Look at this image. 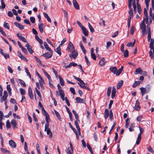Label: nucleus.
Returning a JSON list of instances; mask_svg holds the SVG:
<instances>
[{"label":"nucleus","mask_w":154,"mask_h":154,"mask_svg":"<svg viewBox=\"0 0 154 154\" xmlns=\"http://www.w3.org/2000/svg\"><path fill=\"white\" fill-rule=\"evenodd\" d=\"M73 77L75 79L79 82H78V84L81 88L85 89L87 90H90V89L88 87L84 85L85 84V83L81 79L76 77L74 75H73Z\"/></svg>","instance_id":"nucleus-1"},{"label":"nucleus","mask_w":154,"mask_h":154,"mask_svg":"<svg viewBox=\"0 0 154 154\" xmlns=\"http://www.w3.org/2000/svg\"><path fill=\"white\" fill-rule=\"evenodd\" d=\"M110 71L114 74H116V76H119L120 74L119 75L118 70L116 67H110L109 68Z\"/></svg>","instance_id":"nucleus-2"},{"label":"nucleus","mask_w":154,"mask_h":154,"mask_svg":"<svg viewBox=\"0 0 154 154\" xmlns=\"http://www.w3.org/2000/svg\"><path fill=\"white\" fill-rule=\"evenodd\" d=\"M67 49H68V51L70 52H72V51L75 49V47L71 42H69V43Z\"/></svg>","instance_id":"nucleus-3"},{"label":"nucleus","mask_w":154,"mask_h":154,"mask_svg":"<svg viewBox=\"0 0 154 154\" xmlns=\"http://www.w3.org/2000/svg\"><path fill=\"white\" fill-rule=\"evenodd\" d=\"M72 54H70L69 55L70 57H72L73 59H75L76 58L78 55V53L77 51L75 49L72 51V52H71Z\"/></svg>","instance_id":"nucleus-4"},{"label":"nucleus","mask_w":154,"mask_h":154,"mask_svg":"<svg viewBox=\"0 0 154 154\" xmlns=\"http://www.w3.org/2000/svg\"><path fill=\"white\" fill-rule=\"evenodd\" d=\"M53 55V53H50L48 52H47L43 54L42 55L43 56L45 57L46 59H48L51 58Z\"/></svg>","instance_id":"nucleus-5"},{"label":"nucleus","mask_w":154,"mask_h":154,"mask_svg":"<svg viewBox=\"0 0 154 154\" xmlns=\"http://www.w3.org/2000/svg\"><path fill=\"white\" fill-rule=\"evenodd\" d=\"M69 145L70 148H71V150L69 149V148H68V149H67V150L66 151V152L68 154H72V153L73 152V149L72 144L71 142H70L69 143Z\"/></svg>","instance_id":"nucleus-6"},{"label":"nucleus","mask_w":154,"mask_h":154,"mask_svg":"<svg viewBox=\"0 0 154 154\" xmlns=\"http://www.w3.org/2000/svg\"><path fill=\"white\" fill-rule=\"evenodd\" d=\"M25 47L27 48V50L29 53L32 54L33 53V51L32 49V47L28 43L26 44Z\"/></svg>","instance_id":"nucleus-7"},{"label":"nucleus","mask_w":154,"mask_h":154,"mask_svg":"<svg viewBox=\"0 0 154 154\" xmlns=\"http://www.w3.org/2000/svg\"><path fill=\"white\" fill-rule=\"evenodd\" d=\"M17 37L23 42H26L27 43H28L27 41H26V39L25 38V37L21 36L20 35V34L19 33H18L17 34Z\"/></svg>","instance_id":"nucleus-8"},{"label":"nucleus","mask_w":154,"mask_h":154,"mask_svg":"<svg viewBox=\"0 0 154 154\" xmlns=\"http://www.w3.org/2000/svg\"><path fill=\"white\" fill-rule=\"evenodd\" d=\"M9 144L12 148H15L16 146V143L12 140H11L9 141Z\"/></svg>","instance_id":"nucleus-9"},{"label":"nucleus","mask_w":154,"mask_h":154,"mask_svg":"<svg viewBox=\"0 0 154 154\" xmlns=\"http://www.w3.org/2000/svg\"><path fill=\"white\" fill-rule=\"evenodd\" d=\"M28 94L30 99L31 100L33 99V95L32 93V90L31 88L29 87L28 88Z\"/></svg>","instance_id":"nucleus-10"},{"label":"nucleus","mask_w":154,"mask_h":154,"mask_svg":"<svg viewBox=\"0 0 154 154\" xmlns=\"http://www.w3.org/2000/svg\"><path fill=\"white\" fill-rule=\"evenodd\" d=\"M105 60L104 58H101L99 62V64L101 66H103L106 63Z\"/></svg>","instance_id":"nucleus-11"},{"label":"nucleus","mask_w":154,"mask_h":154,"mask_svg":"<svg viewBox=\"0 0 154 154\" xmlns=\"http://www.w3.org/2000/svg\"><path fill=\"white\" fill-rule=\"evenodd\" d=\"M38 29L41 33L43 32V28L45 27V25L43 23H41L38 24Z\"/></svg>","instance_id":"nucleus-12"},{"label":"nucleus","mask_w":154,"mask_h":154,"mask_svg":"<svg viewBox=\"0 0 154 154\" xmlns=\"http://www.w3.org/2000/svg\"><path fill=\"white\" fill-rule=\"evenodd\" d=\"M73 5L74 7L77 10L79 9V5L76 0H73Z\"/></svg>","instance_id":"nucleus-13"},{"label":"nucleus","mask_w":154,"mask_h":154,"mask_svg":"<svg viewBox=\"0 0 154 154\" xmlns=\"http://www.w3.org/2000/svg\"><path fill=\"white\" fill-rule=\"evenodd\" d=\"M44 46L45 48V49L47 50L50 52L51 53H53V51L51 49V48L49 47L47 43L46 42H44Z\"/></svg>","instance_id":"nucleus-14"},{"label":"nucleus","mask_w":154,"mask_h":154,"mask_svg":"<svg viewBox=\"0 0 154 154\" xmlns=\"http://www.w3.org/2000/svg\"><path fill=\"white\" fill-rule=\"evenodd\" d=\"M109 115V111L107 109H105L104 113V118L105 119H107Z\"/></svg>","instance_id":"nucleus-15"},{"label":"nucleus","mask_w":154,"mask_h":154,"mask_svg":"<svg viewBox=\"0 0 154 154\" xmlns=\"http://www.w3.org/2000/svg\"><path fill=\"white\" fill-rule=\"evenodd\" d=\"M11 123L12 125V127L13 128H15L17 127V124L16 123V121L14 119H12L11 121Z\"/></svg>","instance_id":"nucleus-16"},{"label":"nucleus","mask_w":154,"mask_h":154,"mask_svg":"<svg viewBox=\"0 0 154 154\" xmlns=\"http://www.w3.org/2000/svg\"><path fill=\"white\" fill-rule=\"evenodd\" d=\"M116 94V89L115 87H113L112 90L111 94V97L112 99H113L115 96Z\"/></svg>","instance_id":"nucleus-17"},{"label":"nucleus","mask_w":154,"mask_h":154,"mask_svg":"<svg viewBox=\"0 0 154 154\" xmlns=\"http://www.w3.org/2000/svg\"><path fill=\"white\" fill-rule=\"evenodd\" d=\"M145 18H143V20L142 22L141 23L140 25V28L142 30L146 29V26L144 23Z\"/></svg>","instance_id":"nucleus-18"},{"label":"nucleus","mask_w":154,"mask_h":154,"mask_svg":"<svg viewBox=\"0 0 154 154\" xmlns=\"http://www.w3.org/2000/svg\"><path fill=\"white\" fill-rule=\"evenodd\" d=\"M76 102L77 103H84L85 101L79 97H77L75 98Z\"/></svg>","instance_id":"nucleus-19"},{"label":"nucleus","mask_w":154,"mask_h":154,"mask_svg":"<svg viewBox=\"0 0 154 154\" xmlns=\"http://www.w3.org/2000/svg\"><path fill=\"white\" fill-rule=\"evenodd\" d=\"M1 150L4 154H6L7 153L11 154V152L9 150L5 149L3 148H1Z\"/></svg>","instance_id":"nucleus-20"},{"label":"nucleus","mask_w":154,"mask_h":154,"mask_svg":"<svg viewBox=\"0 0 154 154\" xmlns=\"http://www.w3.org/2000/svg\"><path fill=\"white\" fill-rule=\"evenodd\" d=\"M142 71V70L140 67L136 69L135 72H134V74L135 75H136L138 74H140Z\"/></svg>","instance_id":"nucleus-21"},{"label":"nucleus","mask_w":154,"mask_h":154,"mask_svg":"<svg viewBox=\"0 0 154 154\" xmlns=\"http://www.w3.org/2000/svg\"><path fill=\"white\" fill-rule=\"evenodd\" d=\"M129 17H128V19H131V18L133 17V9H131L129 11Z\"/></svg>","instance_id":"nucleus-22"},{"label":"nucleus","mask_w":154,"mask_h":154,"mask_svg":"<svg viewBox=\"0 0 154 154\" xmlns=\"http://www.w3.org/2000/svg\"><path fill=\"white\" fill-rule=\"evenodd\" d=\"M72 112L75 116V118L76 120L78 121H79L80 120L79 119V116L76 113V112L74 110H72Z\"/></svg>","instance_id":"nucleus-23"},{"label":"nucleus","mask_w":154,"mask_h":154,"mask_svg":"<svg viewBox=\"0 0 154 154\" xmlns=\"http://www.w3.org/2000/svg\"><path fill=\"white\" fill-rule=\"evenodd\" d=\"M35 39L39 43L40 45H42L43 43V42L42 39H40L37 35H35Z\"/></svg>","instance_id":"nucleus-24"},{"label":"nucleus","mask_w":154,"mask_h":154,"mask_svg":"<svg viewBox=\"0 0 154 154\" xmlns=\"http://www.w3.org/2000/svg\"><path fill=\"white\" fill-rule=\"evenodd\" d=\"M39 82L40 86L41 89L44 90L45 89V88L43 86V84L45 83L43 79L41 80H39Z\"/></svg>","instance_id":"nucleus-25"},{"label":"nucleus","mask_w":154,"mask_h":154,"mask_svg":"<svg viewBox=\"0 0 154 154\" xmlns=\"http://www.w3.org/2000/svg\"><path fill=\"white\" fill-rule=\"evenodd\" d=\"M123 85V81L122 80H120L117 84L116 88L117 89H119Z\"/></svg>","instance_id":"nucleus-26"},{"label":"nucleus","mask_w":154,"mask_h":154,"mask_svg":"<svg viewBox=\"0 0 154 154\" xmlns=\"http://www.w3.org/2000/svg\"><path fill=\"white\" fill-rule=\"evenodd\" d=\"M83 32L85 35L88 36V31L84 27L82 29Z\"/></svg>","instance_id":"nucleus-27"},{"label":"nucleus","mask_w":154,"mask_h":154,"mask_svg":"<svg viewBox=\"0 0 154 154\" xmlns=\"http://www.w3.org/2000/svg\"><path fill=\"white\" fill-rule=\"evenodd\" d=\"M59 78L60 80V83L62 86H63L64 85V81L63 79L60 75H58Z\"/></svg>","instance_id":"nucleus-28"},{"label":"nucleus","mask_w":154,"mask_h":154,"mask_svg":"<svg viewBox=\"0 0 154 154\" xmlns=\"http://www.w3.org/2000/svg\"><path fill=\"white\" fill-rule=\"evenodd\" d=\"M60 47V46H59L56 49H55V51L60 55L61 54Z\"/></svg>","instance_id":"nucleus-29"},{"label":"nucleus","mask_w":154,"mask_h":154,"mask_svg":"<svg viewBox=\"0 0 154 154\" xmlns=\"http://www.w3.org/2000/svg\"><path fill=\"white\" fill-rule=\"evenodd\" d=\"M140 89L141 91V94L142 96H143L146 93V91L145 88L141 87L140 88Z\"/></svg>","instance_id":"nucleus-30"},{"label":"nucleus","mask_w":154,"mask_h":154,"mask_svg":"<svg viewBox=\"0 0 154 154\" xmlns=\"http://www.w3.org/2000/svg\"><path fill=\"white\" fill-rule=\"evenodd\" d=\"M140 84V82L139 81H135L134 83L132 85V87L133 88H135L137 86L139 85Z\"/></svg>","instance_id":"nucleus-31"},{"label":"nucleus","mask_w":154,"mask_h":154,"mask_svg":"<svg viewBox=\"0 0 154 154\" xmlns=\"http://www.w3.org/2000/svg\"><path fill=\"white\" fill-rule=\"evenodd\" d=\"M60 97L62 99V100L64 101L65 100L64 96L65 94L63 91H61L59 93Z\"/></svg>","instance_id":"nucleus-32"},{"label":"nucleus","mask_w":154,"mask_h":154,"mask_svg":"<svg viewBox=\"0 0 154 154\" xmlns=\"http://www.w3.org/2000/svg\"><path fill=\"white\" fill-rule=\"evenodd\" d=\"M135 124L134 123H133L131 124L129 129V131L131 132L134 131V127Z\"/></svg>","instance_id":"nucleus-33"},{"label":"nucleus","mask_w":154,"mask_h":154,"mask_svg":"<svg viewBox=\"0 0 154 154\" xmlns=\"http://www.w3.org/2000/svg\"><path fill=\"white\" fill-rule=\"evenodd\" d=\"M135 39H134L133 42H129L127 45V46L128 47H134L135 45Z\"/></svg>","instance_id":"nucleus-34"},{"label":"nucleus","mask_w":154,"mask_h":154,"mask_svg":"<svg viewBox=\"0 0 154 154\" xmlns=\"http://www.w3.org/2000/svg\"><path fill=\"white\" fill-rule=\"evenodd\" d=\"M141 136H140L138 135L137 138V139L136 144L137 145H138L140 143L141 139Z\"/></svg>","instance_id":"nucleus-35"},{"label":"nucleus","mask_w":154,"mask_h":154,"mask_svg":"<svg viewBox=\"0 0 154 154\" xmlns=\"http://www.w3.org/2000/svg\"><path fill=\"white\" fill-rule=\"evenodd\" d=\"M111 89L112 87L111 86L109 87L107 89V94L108 97H109L110 96Z\"/></svg>","instance_id":"nucleus-36"},{"label":"nucleus","mask_w":154,"mask_h":154,"mask_svg":"<svg viewBox=\"0 0 154 154\" xmlns=\"http://www.w3.org/2000/svg\"><path fill=\"white\" fill-rule=\"evenodd\" d=\"M54 112L55 113V115L57 118L60 120L61 121V116L60 115L59 113L57 112L56 110H54Z\"/></svg>","instance_id":"nucleus-37"},{"label":"nucleus","mask_w":154,"mask_h":154,"mask_svg":"<svg viewBox=\"0 0 154 154\" xmlns=\"http://www.w3.org/2000/svg\"><path fill=\"white\" fill-rule=\"evenodd\" d=\"M88 27L89 28L90 30V32L91 33H93L94 32V30L93 28L92 27V26L90 24V23H88Z\"/></svg>","instance_id":"nucleus-38"},{"label":"nucleus","mask_w":154,"mask_h":154,"mask_svg":"<svg viewBox=\"0 0 154 154\" xmlns=\"http://www.w3.org/2000/svg\"><path fill=\"white\" fill-rule=\"evenodd\" d=\"M20 91L21 95H24L25 94L26 92L25 91L24 89L20 88Z\"/></svg>","instance_id":"nucleus-39"},{"label":"nucleus","mask_w":154,"mask_h":154,"mask_svg":"<svg viewBox=\"0 0 154 154\" xmlns=\"http://www.w3.org/2000/svg\"><path fill=\"white\" fill-rule=\"evenodd\" d=\"M147 38H149V39H151V34L150 27H149V28H148Z\"/></svg>","instance_id":"nucleus-40"},{"label":"nucleus","mask_w":154,"mask_h":154,"mask_svg":"<svg viewBox=\"0 0 154 154\" xmlns=\"http://www.w3.org/2000/svg\"><path fill=\"white\" fill-rule=\"evenodd\" d=\"M3 26L5 28L8 29H9L10 28L8 26V24L5 21L4 23Z\"/></svg>","instance_id":"nucleus-41"},{"label":"nucleus","mask_w":154,"mask_h":154,"mask_svg":"<svg viewBox=\"0 0 154 154\" xmlns=\"http://www.w3.org/2000/svg\"><path fill=\"white\" fill-rule=\"evenodd\" d=\"M2 54L4 56L5 59L9 58L10 57L8 54H5L3 52Z\"/></svg>","instance_id":"nucleus-42"},{"label":"nucleus","mask_w":154,"mask_h":154,"mask_svg":"<svg viewBox=\"0 0 154 154\" xmlns=\"http://www.w3.org/2000/svg\"><path fill=\"white\" fill-rule=\"evenodd\" d=\"M45 120L46 122L49 123L50 121L49 116L48 114L45 115Z\"/></svg>","instance_id":"nucleus-43"},{"label":"nucleus","mask_w":154,"mask_h":154,"mask_svg":"<svg viewBox=\"0 0 154 154\" xmlns=\"http://www.w3.org/2000/svg\"><path fill=\"white\" fill-rule=\"evenodd\" d=\"M128 54L129 52L127 50H126L124 53V57H127L128 56Z\"/></svg>","instance_id":"nucleus-44"},{"label":"nucleus","mask_w":154,"mask_h":154,"mask_svg":"<svg viewBox=\"0 0 154 154\" xmlns=\"http://www.w3.org/2000/svg\"><path fill=\"white\" fill-rule=\"evenodd\" d=\"M145 88L146 91V93L149 92L150 90V87L149 85H147Z\"/></svg>","instance_id":"nucleus-45"},{"label":"nucleus","mask_w":154,"mask_h":154,"mask_svg":"<svg viewBox=\"0 0 154 154\" xmlns=\"http://www.w3.org/2000/svg\"><path fill=\"white\" fill-rule=\"evenodd\" d=\"M139 128L140 130V132L138 134V135L141 136V134L143 131L144 129L142 128H141L140 126L139 127Z\"/></svg>","instance_id":"nucleus-46"},{"label":"nucleus","mask_w":154,"mask_h":154,"mask_svg":"<svg viewBox=\"0 0 154 154\" xmlns=\"http://www.w3.org/2000/svg\"><path fill=\"white\" fill-rule=\"evenodd\" d=\"M77 121L76 120V121H75V125L76 126V127L77 129V130H79V128L80 127L79 126V124L78 122H77Z\"/></svg>","instance_id":"nucleus-47"},{"label":"nucleus","mask_w":154,"mask_h":154,"mask_svg":"<svg viewBox=\"0 0 154 154\" xmlns=\"http://www.w3.org/2000/svg\"><path fill=\"white\" fill-rule=\"evenodd\" d=\"M20 81V83L23 85L24 87H26V85L25 82L22 79H19Z\"/></svg>","instance_id":"nucleus-48"},{"label":"nucleus","mask_w":154,"mask_h":154,"mask_svg":"<svg viewBox=\"0 0 154 154\" xmlns=\"http://www.w3.org/2000/svg\"><path fill=\"white\" fill-rule=\"evenodd\" d=\"M32 116L35 122V123L38 122V119L35 116V115L34 112H33L32 114Z\"/></svg>","instance_id":"nucleus-49"},{"label":"nucleus","mask_w":154,"mask_h":154,"mask_svg":"<svg viewBox=\"0 0 154 154\" xmlns=\"http://www.w3.org/2000/svg\"><path fill=\"white\" fill-rule=\"evenodd\" d=\"M85 60L86 61L87 65L89 66L90 64V63L89 61L88 60V59L87 58V57L86 56H85Z\"/></svg>","instance_id":"nucleus-50"},{"label":"nucleus","mask_w":154,"mask_h":154,"mask_svg":"<svg viewBox=\"0 0 154 154\" xmlns=\"http://www.w3.org/2000/svg\"><path fill=\"white\" fill-rule=\"evenodd\" d=\"M1 5L2 9H4L6 7V5L3 0H1Z\"/></svg>","instance_id":"nucleus-51"},{"label":"nucleus","mask_w":154,"mask_h":154,"mask_svg":"<svg viewBox=\"0 0 154 154\" xmlns=\"http://www.w3.org/2000/svg\"><path fill=\"white\" fill-rule=\"evenodd\" d=\"M30 20L31 22L32 23H34L35 22V19L34 17H30Z\"/></svg>","instance_id":"nucleus-52"},{"label":"nucleus","mask_w":154,"mask_h":154,"mask_svg":"<svg viewBox=\"0 0 154 154\" xmlns=\"http://www.w3.org/2000/svg\"><path fill=\"white\" fill-rule=\"evenodd\" d=\"M143 118V116L142 115H141V116H139L137 117V118L136 120L137 121L141 122V119H142Z\"/></svg>","instance_id":"nucleus-53"},{"label":"nucleus","mask_w":154,"mask_h":154,"mask_svg":"<svg viewBox=\"0 0 154 154\" xmlns=\"http://www.w3.org/2000/svg\"><path fill=\"white\" fill-rule=\"evenodd\" d=\"M140 75H141L144 76H146L147 75V73L146 71L142 70Z\"/></svg>","instance_id":"nucleus-54"},{"label":"nucleus","mask_w":154,"mask_h":154,"mask_svg":"<svg viewBox=\"0 0 154 154\" xmlns=\"http://www.w3.org/2000/svg\"><path fill=\"white\" fill-rule=\"evenodd\" d=\"M70 91L73 94L75 95V90L74 88L72 87H71L70 88Z\"/></svg>","instance_id":"nucleus-55"},{"label":"nucleus","mask_w":154,"mask_h":154,"mask_svg":"<svg viewBox=\"0 0 154 154\" xmlns=\"http://www.w3.org/2000/svg\"><path fill=\"white\" fill-rule=\"evenodd\" d=\"M134 26H132L130 29V33L131 35H133L134 32Z\"/></svg>","instance_id":"nucleus-56"},{"label":"nucleus","mask_w":154,"mask_h":154,"mask_svg":"<svg viewBox=\"0 0 154 154\" xmlns=\"http://www.w3.org/2000/svg\"><path fill=\"white\" fill-rule=\"evenodd\" d=\"M132 2V1H128V7L130 9H132L131 8Z\"/></svg>","instance_id":"nucleus-57"},{"label":"nucleus","mask_w":154,"mask_h":154,"mask_svg":"<svg viewBox=\"0 0 154 154\" xmlns=\"http://www.w3.org/2000/svg\"><path fill=\"white\" fill-rule=\"evenodd\" d=\"M69 127L71 128V129L73 131V132L74 133L76 132V131H77L76 130L72 127V125H71L70 122L69 123Z\"/></svg>","instance_id":"nucleus-58"},{"label":"nucleus","mask_w":154,"mask_h":154,"mask_svg":"<svg viewBox=\"0 0 154 154\" xmlns=\"http://www.w3.org/2000/svg\"><path fill=\"white\" fill-rule=\"evenodd\" d=\"M21 50L26 55H27L28 54V53L27 51V50L25 48L23 47L21 48Z\"/></svg>","instance_id":"nucleus-59"},{"label":"nucleus","mask_w":154,"mask_h":154,"mask_svg":"<svg viewBox=\"0 0 154 154\" xmlns=\"http://www.w3.org/2000/svg\"><path fill=\"white\" fill-rule=\"evenodd\" d=\"M123 68H124V66H122L121 68H120L119 69H118V74L119 75V74H121V73H122V71H123Z\"/></svg>","instance_id":"nucleus-60"},{"label":"nucleus","mask_w":154,"mask_h":154,"mask_svg":"<svg viewBox=\"0 0 154 154\" xmlns=\"http://www.w3.org/2000/svg\"><path fill=\"white\" fill-rule=\"evenodd\" d=\"M6 126L8 128H9L11 127V125L9 120H7L6 122Z\"/></svg>","instance_id":"nucleus-61"},{"label":"nucleus","mask_w":154,"mask_h":154,"mask_svg":"<svg viewBox=\"0 0 154 154\" xmlns=\"http://www.w3.org/2000/svg\"><path fill=\"white\" fill-rule=\"evenodd\" d=\"M66 40L65 38H64L61 42V43L60 44L59 46H61L63 45L65 42L66 41Z\"/></svg>","instance_id":"nucleus-62"},{"label":"nucleus","mask_w":154,"mask_h":154,"mask_svg":"<svg viewBox=\"0 0 154 154\" xmlns=\"http://www.w3.org/2000/svg\"><path fill=\"white\" fill-rule=\"evenodd\" d=\"M134 108L137 111L140 110V106L139 104L137 105H136L134 107Z\"/></svg>","instance_id":"nucleus-63"},{"label":"nucleus","mask_w":154,"mask_h":154,"mask_svg":"<svg viewBox=\"0 0 154 154\" xmlns=\"http://www.w3.org/2000/svg\"><path fill=\"white\" fill-rule=\"evenodd\" d=\"M119 34V31H116L115 32H114V33L112 35V37H115L116 36H117Z\"/></svg>","instance_id":"nucleus-64"}]
</instances>
